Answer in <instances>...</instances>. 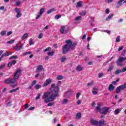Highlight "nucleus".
I'll list each match as a JSON object with an SVG mask.
<instances>
[{"instance_id":"0e129e2a","label":"nucleus","mask_w":126,"mask_h":126,"mask_svg":"<svg viewBox=\"0 0 126 126\" xmlns=\"http://www.w3.org/2000/svg\"><path fill=\"white\" fill-rule=\"evenodd\" d=\"M77 105H80L81 104V100H78L77 102Z\"/></svg>"},{"instance_id":"bf43d9fd","label":"nucleus","mask_w":126,"mask_h":126,"mask_svg":"<svg viewBox=\"0 0 126 126\" xmlns=\"http://www.w3.org/2000/svg\"><path fill=\"white\" fill-rule=\"evenodd\" d=\"M41 15L40 13H39V14L36 16V19H39L40 17H41Z\"/></svg>"},{"instance_id":"f257e3e1","label":"nucleus","mask_w":126,"mask_h":126,"mask_svg":"<svg viewBox=\"0 0 126 126\" xmlns=\"http://www.w3.org/2000/svg\"><path fill=\"white\" fill-rule=\"evenodd\" d=\"M60 88L59 87H56V84L51 85V88L49 90V92L45 93L42 96V99L44 100L45 103H49L55 100L56 97L59 96V91Z\"/></svg>"},{"instance_id":"2f4dec72","label":"nucleus","mask_w":126,"mask_h":126,"mask_svg":"<svg viewBox=\"0 0 126 126\" xmlns=\"http://www.w3.org/2000/svg\"><path fill=\"white\" fill-rule=\"evenodd\" d=\"M80 15H86V12L85 11H83L82 12H80L79 13Z\"/></svg>"},{"instance_id":"4be33fe9","label":"nucleus","mask_w":126,"mask_h":126,"mask_svg":"<svg viewBox=\"0 0 126 126\" xmlns=\"http://www.w3.org/2000/svg\"><path fill=\"white\" fill-rule=\"evenodd\" d=\"M82 6V2L81 1H79L77 3L76 7H81Z\"/></svg>"},{"instance_id":"79ce46f5","label":"nucleus","mask_w":126,"mask_h":126,"mask_svg":"<svg viewBox=\"0 0 126 126\" xmlns=\"http://www.w3.org/2000/svg\"><path fill=\"white\" fill-rule=\"evenodd\" d=\"M92 85H94V82H91L88 84V86H92Z\"/></svg>"},{"instance_id":"338daca9","label":"nucleus","mask_w":126,"mask_h":126,"mask_svg":"<svg viewBox=\"0 0 126 126\" xmlns=\"http://www.w3.org/2000/svg\"><path fill=\"white\" fill-rule=\"evenodd\" d=\"M11 65H12V63H11V62H10V63H8V67H11Z\"/></svg>"},{"instance_id":"39448f33","label":"nucleus","mask_w":126,"mask_h":126,"mask_svg":"<svg viewBox=\"0 0 126 126\" xmlns=\"http://www.w3.org/2000/svg\"><path fill=\"white\" fill-rule=\"evenodd\" d=\"M110 112H112V110L110 109V107H104L101 109L100 114H102V115H107L108 113H110Z\"/></svg>"},{"instance_id":"6e6552de","label":"nucleus","mask_w":126,"mask_h":126,"mask_svg":"<svg viewBox=\"0 0 126 126\" xmlns=\"http://www.w3.org/2000/svg\"><path fill=\"white\" fill-rule=\"evenodd\" d=\"M21 73V70L18 69L15 74H14V78L16 79H18L19 77L20 76V74Z\"/></svg>"},{"instance_id":"a878e982","label":"nucleus","mask_w":126,"mask_h":126,"mask_svg":"<svg viewBox=\"0 0 126 126\" xmlns=\"http://www.w3.org/2000/svg\"><path fill=\"white\" fill-rule=\"evenodd\" d=\"M19 90V88H18L16 89H13V90H10L9 93H12L13 92H16V91Z\"/></svg>"},{"instance_id":"a19ab883","label":"nucleus","mask_w":126,"mask_h":126,"mask_svg":"<svg viewBox=\"0 0 126 126\" xmlns=\"http://www.w3.org/2000/svg\"><path fill=\"white\" fill-rule=\"evenodd\" d=\"M14 42V40H10L9 41L7 42V44H13Z\"/></svg>"},{"instance_id":"c85d7f7f","label":"nucleus","mask_w":126,"mask_h":126,"mask_svg":"<svg viewBox=\"0 0 126 126\" xmlns=\"http://www.w3.org/2000/svg\"><path fill=\"white\" fill-rule=\"evenodd\" d=\"M44 11H45V9L42 8L40 9V11L39 12V14L42 15L44 13Z\"/></svg>"},{"instance_id":"49530a36","label":"nucleus","mask_w":126,"mask_h":126,"mask_svg":"<svg viewBox=\"0 0 126 126\" xmlns=\"http://www.w3.org/2000/svg\"><path fill=\"white\" fill-rule=\"evenodd\" d=\"M126 49H124V50L123 51V52H122L121 55H122V56H125V54H126Z\"/></svg>"},{"instance_id":"5fc2aeb1","label":"nucleus","mask_w":126,"mask_h":126,"mask_svg":"<svg viewBox=\"0 0 126 126\" xmlns=\"http://www.w3.org/2000/svg\"><path fill=\"white\" fill-rule=\"evenodd\" d=\"M16 5L17 6H18L20 5V1H17L16 2Z\"/></svg>"},{"instance_id":"4468645a","label":"nucleus","mask_w":126,"mask_h":126,"mask_svg":"<svg viewBox=\"0 0 126 126\" xmlns=\"http://www.w3.org/2000/svg\"><path fill=\"white\" fill-rule=\"evenodd\" d=\"M96 110L97 111V112H99L100 113L101 111V104L100 103H98L97 104V107H96Z\"/></svg>"},{"instance_id":"680f3d73","label":"nucleus","mask_w":126,"mask_h":126,"mask_svg":"<svg viewBox=\"0 0 126 126\" xmlns=\"http://www.w3.org/2000/svg\"><path fill=\"white\" fill-rule=\"evenodd\" d=\"M93 22H94V19L92 18V21L91 22V26H93Z\"/></svg>"},{"instance_id":"864d4df0","label":"nucleus","mask_w":126,"mask_h":126,"mask_svg":"<svg viewBox=\"0 0 126 126\" xmlns=\"http://www.w3.org/2000/svg\"><path fill=\"white\" fill-rule=\"evenodd\" d=\"M92 93L94 95H96V94H98V92L94 91L92 92Z\"/></svg>"},{"instance_id":"ddd939ff","label":"nucleus","mask_w":126,"mask_h":126,"mask_svg":"<svg viewBox=\"0 0 126 126\" xmlns=\"http://www.w3.org/2000/svg\"><path fill=\"white\" fill-rule=\"evenodd\" d=\"M82 17L81 16L76 17L75 19V21L76 23H80V21H81Z\"/></svg>"},{"instance_id":"72a5a7b5","label":"nucleus","mask_w":126,"mask_h":126,"mask_svg":"<svg viewBox=\"0 0 126 126\" xmlns=\"http://www.w3.org/2000/svg\"><path fill=\"white\" fill-rule=\"evenodd\" d=\"M76 118H77L78 119H80V118H81V113H78L76 114Z\"/></svg>"},{"instance_id":"6e6d98bb","label":"nucleus","mask_w":126,"mask_h":126,"mask_svg":"<svg viewBox=\"0 0 126 126\" xmlns=\"http://www.w3.org/2000/svg\"><path fill=\"white\" fill-rule=\"evenodd\" d=\"M5 66V64L1 65L0 66V69H2Z\"/></svg>"},{"instance_id":"c756f323","label":"nucleus","mask_w":126,"mask_h":126,"mask_svg":"<svg viewBox=\"0 0 126 126\" xmlns=\"http://www.w3.org/2000/svg\"><path fill=\"white\" fill-rule=\"evenodd\" d=\"M65 61H66V58H65V57H63L61 59V62H62V63H63L65 62Z\"/></svg>"},{"instance_id":"f704fd0d","label":"nucleus","mask_w":126,"mask_h":126,"mask_svg":"<svg viewBox=\"0 0 126 126\" xmlns=\"http://www.w3.org/2000/svg\"><path fill=\"white\" fill-rule=\"evenodd\" d=\"M41 86L39 85H36L35 86V88L36 90L40 89V88H41Z\"/></svg>"},{"instance_id":"473e14b6","label":"nucleus","mask_w":126,"mask_h":126,"mask_svg":"<svg viewBox=\"0 0 126 126\" xmlns=\"http://www.w3.org/2000/svg\"><path fill=\"white\" fill-rule=\"evenodd\" d=\"M119 113H120V109H116L114 112L115 115H118V114H119Z\"/></svg>"},{"instance_id":"6ab92c4d","label":"nucleus","mask_w":126,"mask_h":126,"mask_svg":"<svg viewBox=\"0 0 126 126\" xmlns=\"http://www.w3.org/2000/svg\"><path fill=\"white\" fill-rule=\"evenodd\" d=\"M68 102V99H64L62 100V104L64 105H66L67 103Z\"/></svg>"},{"instance_id":"9b49d317","label":"nucleus","mask_w":126,"mask_h":126,"mask_svg":"<svg viewBox=\"0 0 126 126\" xmlns=\"http://www.w3.org/2000/svg\"><path fill=\"white\" fill-rule=\"evenodd\" d=\"M51 82H52V79H47L46 80V82H45L43 84V87H46V86H48V85H49V84H50V83H51Z\"/></svg>"},{"instance_id":"de8ad7c7","label":"nucleus","mask_w":126,"mask_h":126,"mask_svg":"<svg viewBox=\"0 0 126 126\" xmlns=\"http://www.w3.org/2000/svg\"><path fill=\"white\" fill-rule=\"evenodd\" d=\"M37 82V81L36 80H34L32 83V86H34V85H35L36 84V83Z\"/></svg>"},{"instance_id":"1a4fd4ad","label":"nucleus","mask_w":126,"mask_h":126,"mask_svg":"<svg viewBox=\"0 0 126 126\" xmlns=\"http://www.w3.org/2000/svg\"><path fill=\"white\" fill-rule=\"evenodd\" d=\"M14 11H15V12H16V13H17V15L16 16L17 18H19V17H21V15H22L21 14L20 9H19L18 8H15Z\"/></svg>"},{"instance_id":"ea45409f","label":"nucleus","mask_w":126,"mask_h":126,"mask_svg":"<svg viewBox=\"0 0 126 126\" xmlns=\"http://www.w3.org/2000/svg\"><path fill=\"white\" fill-rule=\"evenodd\" d=\"M40 97H41V94H38L37 96L35 98V100H39V99H40Z\"/></svg>"},{"instance_id":"393cba45","label":"nucleus","mask_w":126,"mask_h":126,"mask_svg":"<svg viewBox=\"0 0 126 126\" xmlns=\"http://www.w3.org/2000/svg\"><path fill=\"white\" fill-rule=\"evenodd\" d=\"M113 68H114V66H109V67L107 69V71L109 72H111L112 71V70H113Z\"/></svg>"},{"instance_id":"c03bdc74","label":"nucleus","mask_w":126,"mask_h":126,"mask_svg":"<svg viewBox=\"0 0 126 126\" xmlns=\"http://www.w3.org/2000/svg\"><path fill=\"white\" fill-rule=\"evenodd\" d=\"M80 95H81V93H77L76 94V98L77 99H78V98H79V96H80Z\"/></svg>"},{"instance_id":"69168bd1","label":"nucleus","mask_w":126,"mask_h":126,"mask_svg":"<svg viewBox=\"0 0 126 126\" xmlns=\"http://www.w3.org/2000/svg\"><path fill=\"white\" fill-rule=\"evenodd\" d=\"M53 105H54V102H50L48 103V106H53Z\"/></svg>"},{"instance_id":"4d7b16f0","label":"nucleus","mask_w":126,"mask_h":126,"mask_svg":"<svg viewBox=\"0 0 126 126\" xmlns=\"http://www.w3.org/2000/svg\"><path fill=\"white\" fill-rule=\"evenodd\" d=\"M104 32H106V33H107V34H109V35H110V34H111V31H104Z\"/></svg>"},{"instance_id":"5701e85b","label":"nucleus","mask_w":126,"mask_h":126,"mask_svg":"<svg viewBox=\"0 0 126 126\" xmlns=\"http://www.w3.org/2000/svg\"><path fill=\"white\" fill-rule=\"evenodd\" d=\"M122 70L121 69H117L116 71L115 72V74L117 75V74H120V73H122Z\"/></svg>"},{"instance_id":"8fccbe9b","label":"nucleus","mask_w":126,"mask_h":126,"mask_svg":"<svg viewBox=\"0 0 126 126\" xmlns=\"http://www.w3.org/2000/svg\"><path fill=\"white\" fill-rule=\"evenodd\" d=\"M50 50H51V47H48L44 50V52H48V51H50Z\"/></svg>"},{"instance_id":"f8f14e48","label":"nucleus","mask_w":126,"mask_h":126,"mask_svg":"<svg viewBox=\"0 0 126 126\" xmlns=\"http://www.w3.org/2000/svg\"><path fill=\"white\" fill-rule=\"evenodd\" d=\"M19 43H17L15 47V49L17 51H20L21 49L23 47V44H21L20 46H19Z\"/></svg>"},{"instance_id":"423d86ee","label":"nucleus","mask_w":126,"mask_h":126,"mask_svg":"<svg viewBox=\"0 0 126 126\" xmlns=\"http://www.w3.org/2000/svg\"><path fill=\"white\" fill-rule=\"evenodd\" d=\"M68 32V27L66 26H63L60 29L61 34H66Z\"/></svg>"},{"instance_id":"412c9836","label":"nucleus","mask_w":126,"mask_h":126,"mask_svg":"<svg viewBox=\"0 0 126 126\" xmlns=\"http://www.w3.org/2000/svg\"><path fill=\"white\" fill-rule=\"evenodd\" d=\"M56 79H57V80H62V79H63V75H58Z\"/></svg>"},{"instance_id":"a18cd8bd","label":"nucleus","mask_w":126,"mask_h":126,"mask_svg":"<svg viewBox=\"0 0 126 126\" xmlns=\"http://www.w3.org/2000/svg\"><path fill=\"white\" fill-rule=\"evenodd\" d=\"M47 55H48V56H54V52H49L48 53H47Z\"/></svg>"},{"instance_id":"dca6fc26","label":"nucleus","mask_w":126,"mask_h":126,"mask_svg":"<svg viewBox=\"0 0 126 126\" xmlns=\"http://www.w3.org/2000/svg\"><path fill=\"white\" fill-rule=\"evenodd\" d=\"M115 89V87L113 85V84H110L108 87V90L109 91H113Z\"/></svg>"},{"instance_id":"09e8293b","label":"nucleus","mask_w":126,"mask_h":126,"mask_svg":"<svg viewBox=\"0 0 126 126\" xmlns=\"http://www.w3.org/2000/svg\"><path fill=\"white\" fill-rule=\"evenodd\" d=\"M11 34H12V31H9L7 33L6 35L7 36H9V35H11Z\"/></svg>"},{"instance_id":"f03ea898","label":"nucleus","mask_w":126,"mask_h":126,"mask_svg":"<svg viewBox=\"0 0 126 126\" xmlns=\"http://www.w3.org/2000/svg\"><path fill=\"white\" fill-rule=\"evenodd\" d=\"M65 43L66 44L63 46L62 48L63 55H65V54L67 53L70 49L72 48H75L76 45H77V43L76 42L72 43V42H71V40H66Z\"/></svg>"},{"instance_id":"20e7f679","label":"nucleus","mask_w":126,"mask_h":126,"mask_svg":"<svg viewBox=\"0 0 126 126\" xmlns=\"http://www.w3.org/2000/svg\"><path fill=\"white\" fill-rule=\"evenodd\" d=\"M126 60V57H120L116 62L118 66H123V63Z\"/></svg>"},{"instance_id":"3c124183","label":"nucleus","mask_w":126,"mask_h":126,"mask_svg":"<svg viewBox=\"0 0 126 126\" xmlns=\"http://www.w3.org/2000/svg\"><path fill=\"white\" fill-rule=\"evenodd\" d=\"M105 13H106V14H109V13H110V10L109 9H106L105 10Z\"/></svg>"},{"instance_id":"603ef678","label":"nucleus","mask_w":126,"mask_h":126,"mask_svg":"<svg viewBox=\"0 0 126 126\" xmlns=\"http://www.w3.org/2000/svg\"><path fill=\"white\" fill-rule=\"evenodd\" d=\"M122 72H125L126 71V67H125L124 68H122L121 70Z\"/></svg>"},{"instance_id":"f3484780","label":"nucleus","mask_w":126,"mask_h":126,"mask_svg":"<svg viewBox=\"0 0 126 126\" xmlns=\"http://www.w3.org/2000/svg\"><path fill=\"white\" fill-rule=\"evenodd\" d=\"M83 68H82V66L80 65H78L76 67V70H78V71H81Z\"/></svg>"},{"instance_id":"cd10ccee","label":"nucleus","mask_w":126,"mask_h":126,"mask_svg":"<svg viewBox=\"0 0 126 126\" xmlns=\"http://www.w3.org/2000/svg\"><path fill=\"white\" fill-rule=\"evenodd\" d=\"M31 54H32V52L29 51V52H24V53H23V55L24 56H27V55H31Z\"/></svg>"},{"instance_id":"9d476101","label":"nucleus","mask_w":126,"mask_h":126,"mask_svg":"<svg viewBox=\"0 0 126 126\" xmlns=\"http://www.w3.org/2000/svg\"><path fill=\"white\" fill-rule=\"evenodd\" d=\"M42 70L43 65H39L36 69L35 72H36V73H39V72H41V71H42Z\"/></svg>"},{"instance_id":"7c9ffc66","label":"nucleus","mask_w":126,"mask_h":126,"mask_svg":"<svg viewBox=\"0 0 126 126\" xmlns=\"http://www.w3.org/2000/svg\"><path fill=\"white\" fill-rule=\"evenodd\" d=\"M119 42H121V36H118L116 38V43H119Z\"/></svg>"},{"instance_id":"37998d69","label":"nucleus","mask_w":126,"mask_h":126,"mask_svg":"<svg viewBox=\"0 0 126 126\" xmlns=\"http://www.w3.org/2000/svg\"><path fill=\"white\" fill-rule=\"evenodd\" d=\"M43 33H40L38 35V39H42V38L43 37Z\"/></svg>"},{"instance_id":"774afa93","label":"nucleus","mask_w":126,"mask_h":126,"mask_svg":"<svg viewBox=\"0 0 126 126\" xmlns=\"http://www.w3.org/2000/svg\"><path fill=\"white\" fill-rule=\"evenodd\" d=\"M29 107V104H27L25 106V109H28Z\"/></svg>"},{"instance_id":"c9c22d12","label":"nucleus","mask_w":126,"mask_h":126,"mask_svg":"<svg viewBox=\"0 0 126 126\" xmlns=\"http://www.w3.org/2000/svg\"><path fill=\"white\" fill-rule=\"evenodd\" d=\"M30 46H31V45H34V42H33V39L32 38L30 39Z\"/></svg>"},{"instance_id":"2eb2a0df","label":"nucleus","mask_w":126,"mask_h":126,"mask_svg":"<svg viewBox=\"0 0 126 126\" xmlns=\"http://www.w3.org/2000/svg\"><path fill=\"white\" fill-rule=\"evenodd\" d=\"M12 53H9L8 52L6 51V53H4L1 55V58H3V57H8L10 55H12Z\"/></svg>"},{"instance_id":"13d9d810","label":"nucleus","mask_w":126,"mask_h":126,"mask_svg":"<svg viewBox=\"0 0 126 126\" xmlns=\"http://www.w3.org/2000/svg\"><path fill=\"white\" fill-rule=\"evenodd\" d=\"M11 63H12V64H15V63H16V61L15 60H13L11 62Z\"/></svg>"},{"instance_id":"7ed1b4c3","label":"nucleus","mask_w":126,"mask_h":126,"mask_svg":"<svg viewBox=\"0 0 126 126\" xmlns=\"http://www.w3.org/2000/svg\"><path fill=\"white\" fill-rule=\"evenodd\" d=\"M91 124L93 126H104V124H105V121L102 120V121H100L99 122H98L94 119H91Z\"/></svg>"},{"instance_id":"a211bd4d","label":"nucleus","mask_w":126,"mask_h":126,"mask_svg":"<svg viewBox=\"0 0 126 126\" xmlns=\"http://www.w3.org/2000/svg\"><path fill=\"white\" fill-rule=\"evenodd\" d=\"M27 37H28V33H26L23 35L22 38H21V40L23 41V40H25V39H26Z\"/></svg>"},{"instance_id":"e433bc0d","label":"nucleus","mask_w":126,"mask_h":126,"mask_svg":"<svg viewBox=\"0 0 126 126\" xmlns=\"http://www.w3.org/2000/svg\"><path fill=\"white\" fill-rule=\"evenodd\" d=\"M104 76V73H98V78H101V77H103Z\"/></svg>"},{"instance_id":"58836bf2","label":"nucleus","mask_w":126,"mask_h":126,"mask_svg":"<svg viewBox=\"0 0 126 126\" xmlns=\"http://www.w3.org/2000/svg\"><path fill=\"white\" fill-rule=\"evenodd\" d=\"M18 57L17 56H13L10 57L9 60H12V59H17Z\"/></svg>"},{"instance_id":"bb28decb","label":"nucleus","mask_w":126,"mask_h":126,"mask_svg":"<svg viewBox=\"0 0 126 126\" xmlns=\"http://www.w3.org/2000/svg\"><path fill=\"white\" fill-rule=\"evenodd\" d=\"M125 0H120L117 3V5H118V6H121V5H122V2L123 1H124Z\"/></svg>"},{"instance_id":"aec40b11","label":"nucleus","mask_w":126,"mask_h":126,"mask_svg":"<svg viewBox=\"0 0 126 126\" xmlns=\"http://www.w3.org/2000/svg\"><path fill=\"white\" fill-rule=\"evenodd\" d=\"M114 16V14H112L111 15H109L108 17L106 19V21H109L110 19H111Z\"/></svg>"},{"instance_id":"052dcab7","label":"nucleus","mask_w":126,"mask_h":126,"mask_svg":"<svg viewBox=\"0 0 126 126\" xmlns=\"http://www.w3.org/2000/svg\"><path fill=\"white\" fill-rule=\"evenodd\" d=\"M123 49H124V46H121L118 49V51H122L123 50Z\"/></svg>"},{"instance_id":"0eeeda50","label":"nucleus","mask_w":126,"mask_h":126,"mask_svg":"<svg viewBox=\"0 0 126 126\" xmlns=\"http://www.w3.org/2000/svg\"><path fill=\"white\" fill-rule=\"evenodd\" d=\"M16 81V79H7L5 80L4 83H7V84H13Z\"/></svg>"},{"instance_id":"e2e57ef3","label":"nucleus","mask_w":126,"mask_h":126,"mask_svg":"<svg viewBox=\"0 0 126 126\" xmlns=\"http://www.w3.org/2000/svg\"><path fill=\"white\" fill-rule=\"evenodd\" d=\"M82 39V40H85V39H86V34H84Z\"/></svg>"},{"instance_id":"4c0bfd02","label":"nucleus","mask_w":126,"mask_h":126,"mask_svg":"<svg viewBox=\"0 0 126 126\" xmlns=\"http://www.w3.org/2000/svg\"><path fill=\"white\" fill-rule=\"evenodd\" d=\"M62 17V15H56L55 16L56 19H59Z\"/></svg>"},{"instance_id":"b1692460","label":"nucleus","mask_w":126,"mask_h":126,"mask_svg":"<svg viewBox=\"0 0 126 126\" xmlns=\"http://www.w3.org/2000/svg\"><path fill=\"white\" fill-rule=\"evenodd\" d=\"M6 31H2L0 33V35H1V36H4L5 34H6Z\"/></svg>"}]
</instances>
